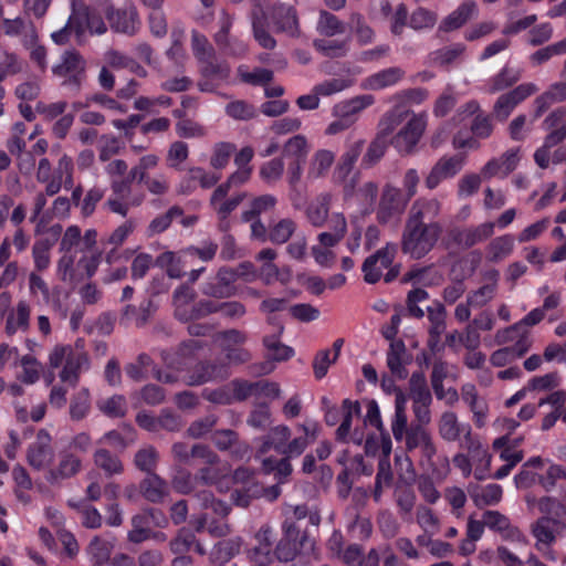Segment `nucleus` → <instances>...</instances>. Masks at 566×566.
<instances>
[{
  "instance_id": "f257e3e1",
  "label": "nucleus",
  "mask_w": 566,
  "mask_h": 566,
  "mask_svg": "<svg viewBox=\"0 0 566 566\" xmlns=\"http://www.w3.org/2000/svg\"><path fill=\"white\" fill-rule=\"evenodd\" d=\"M441 203L437 199H417L410 207L402 229L400 249L412 260H420L431 252L443 233L437 218Z\"/></svg>"
},
{
  "instance_id": "f03ea898",
  "label": "nucleus",
  "mask_w": 566,
  "mask_h": 566,
  "mask_svg": "<svg viewBox=\"0 0 566 566\" xmlns=\"http://www.w3.org/2000/svg\"><path fill=\"white\" fill-rule=\"evenodd\" d=\"M49 364L54 369L63 365L60 379L74 388L78 384L82 369L88 367V356L71 345H56L49 355Z\"/></svg>"
},
{
  "instance_id": "7ed1b4c3",
  "label": "nucleus",
  "mask_w": 566,
  "mask_h": 566,
  "mask_svg": "<svg viewBox=\"0 0 566 566\" xmlns=\"http://www.w3.org/2000/svg\"><path fill=\"white\" fill-rule=\"evenodd\" d=\"M283 536L276 544L273 555L283 563L293 560L303 549L313 548L306 532H301L294 522L284 521Z\"/></svg>"
},
{
  "instance_id": "20e7f679",
  "label": "nucleus",
  "mask_w": 566,
  "mask_h": 566,
  "mask_svg": "<svg viewBox=\"0 0 566 566\" xmlns=\"http://www.w3.org/2000/svg\"><path fill=\"white\" fill-rule=\"evenodd\" d=\"M31 14H19L14 18H7L0 27V34L20 43L22 46H32L39 41V32Z\"/></svg>"
},
{
  "instance_id": "39448f33",
  "label": "nucleus",
  "mask_w": 566,
  "mask_h": 566,
  "mask_svg": "<svg viewBox=\"0 0 566 566\" xmlns=\"http://www.w3.org/2000/svg\"><path fill=\"white\" fill-rule=\"evenodd\" d=\"M537 92V86L533 83H523L513 90L501 94L492 108V116L503 123L513 109L523 101Z\"/></svg>"
},
{
  "instance_id": "423d86ee",
  "label": "nucleus",
  "mask_w": 566,
  "mask_h": 566,
  "mask_svg": "<svg viewBox=\"0 0 566 566\" xmlns=\"http://www.w3.org/2000/svg\"><path fill=\"white\" fill-rule=\"evenodd\" d=\"M229 387L234 390L237 402H242L251 397H266L276 399L281 395L280 385L270 380L249 381L247 379L235 378L229 382Z\"/></svg>"
},
{
  "instance_id": "0eeeda50",
  "label": "nucleus",
  "mask_w": 566,
  "mask_h": 566,
  "mask_svg": "<svg viewBox=\"0 0 566 566\" xmlns=\"http://www.w3.org/2000/svg\"><path fill=\"white\" fill-rule=\"evenodd\" d=\"M409 201L401 189L390 184L385 185L376 212L378 222L386 224L401 214Z\"/></svg>"
},
{
  "instance_id": "6e6552de",
  "label": "nucleus",
  "mask_w": 566,
  "mask_h": 566,
  "mask_svg": "<svg viewBox=\"0 0 566 566\" xmlns=\"http://www.w3.org/2000/svg\"><path fill=\"white\" fill-rule=\"evenodd\" d=\"M85 70V59L78 51L72 49L66 50L62 54L61 62L52 69V72L56 76L67 77L65 84L73 85L78 90L84 78Z\"/></svg>"
},
{
  "instance_id": "1a4fd4ad",
  "label": "nucleus",
  "mask_w": 566,
  "mask_h": 566,
  "mask_svg": "<svg viewBox=\"0 0 566 566\" xmlns=\"http://www.w3.org/2000/svg\"><path fill=\"white\" fill-rule=\"evenodd\" d=\"M241 276H243V272L222 266L211 281L203 284L201 292L205 296L213 298L232 297L237 294L233 283Z\"/></svg>"
},
{
  "instance_id": "9d476101",
  "label": "nucleus",
  "mask_w": 566,
  "mask_h": 566,
  "mask_svg": "<svg viewBox=\"0 0 566 566\" xmlns=\"http://www.w3.org/2000/svg\"><path fill=\"white\" fill-rule=\"evenodd\" d=\"M281 494L279 484L265 488L259 481L234 489L231 492V501L235 506L247 509L256 499L266 497L275 501Z\"/></svg>"
},
{
  "instance_id": "9b49d317",
  "label": "nucleus",
  "mask_w": 566,
  "mask_h": 566,
  "mask_svg": "<svg viewBox=\"0 0 566 566\" xmlns=\"http://www.w3.org/2000/svg\"><path fill=\"white\" fill-rule=\"evenodd\" d=\"M397 252V245L387 243V245L368 256L363 263L364 280L374 284L381 277L382 269L391 265Z\"/></svg>"
},
{
  "instance_id": "f8f14e48",
  "label": "nucleus",
  "mask_w": 566,
  "mask_h": 566,
  "mask_svg": "<svg viewBox=\"0 0 566 566\" xmlns=\"http://www.w3.org/2000/svg\"><path fill=\"white\" fill-rule=\"evenodd\" d=\"M424 128L426 120L421 116H413L392 138L394 146L402 154H411Z\"/></svg>"
},
{
  "instance_id": "ddd939ff",
  "label": "nucleus",
  "mask_w": 566,
  "mask_h": 566,
  "mask_svg": "<svg viewBox=\"0 0 566 566\" xmlns=\"http://www.w3.org/2000/svg\"><path fill=\"white\" fill-rule=\"evenodd\" d=\"M53 454L51 436L45 429L39 430L35 442L28 449V463L35 470H42L51 463Z\"/></svg>"
},
{
  "instance_id": "4468645a",
  "label": "nucleus",
  "mask_w": 566,
  "mask_h": 566,
  "mask_svg": "<svg viewBox=\"0 0 566 566\" xmlns=\"http://www.w3.org/2000/svg\"><path fill=\"white\" fill-rule=\"evenodd\" d=\"M566 528L565 522H557L551 517H538L532 525L531 532L536 538L535 547L551 546Z\"/></svg>"
},
{
  "instance_id": "2eb2a0df",
  "label": "nucleus",
  "mask_w": 566,
  "mask_h": 566,
  "mask_svg": "<svg viewBox=\"0 0 566 566\" xmlns=\"http://www.w3.org/2000/svg\"><path fill=\"white\" fill-rule=\"evenodd\" d=\"M462 163L463 156L461 155L441 157L426 177V187L432 190L437 188L442 180L455 176L460 171Z\"/></svg>"
},
{
  "instance_id": "dca6fc26",
  "label": "nucleus",
  "mask_w": 566,
  "mask_h": 566,
  "mask_svg": "<svg viewBox=\"0 0 566 566\" xmlns=\"http://www.w3.org/2000/svg\"><path fill=\"white\" fill-rule=\"evenodd\" d=\"M270 19L275 32L286 33L291 36L298 35V19L293 6L284 3L274 4L270 10Z\"/></svg>"
},
{
  "instance_id": "f3484780",
  "label": "nucleus",
  "mask_w": 566,
  "mask_h": 566,
  "mask_svg": "<svg viewBox=\"0 0 566 566\" xmlns=\"http://www.w3.org/2000/svg\"><path fill=\"white\" fill-rule=\"evenodd\" d=\"M82 470V460L69 450L59 453V463L49 470L46 481L51 484L75 476Z\"/></svg>"
},
{
  "instance_id": "a211bd4d",
  "label": "nucleus",
  "mask_w": 566,
  "mask_h": 566,
  "mask_svg": "<svg viewBox=\"0 0 566 566\" xmlns=\"http://www.w3.org/2000/svg\"><path fill=\"white\" fill-rule=\"evenodd\" d=\"M106 18L113 30L126 34H134L139 23L137 10L133 6L118 9L109 7Z\"/></svg>"
},
{
  "instance_id": "6ab92c4d",
  "label": "nucleus",
  "mask_w": 566,
  "mask_h": 566,
  "mask_svg": "<svg viewBox=\"0 0 566 566\" xmlns=\"http://www.w3.org/2000/svg\"><path fill=\"white\" fill-rule=\"evenodd\" d=\"M411 355L407 353V347L402 339L391 342L387 352V367L391 375L399 380L408 377L407 365L411 363Z\"/></svg>"
},
{
  "instance_id": "aec40b11",
  "label": "nucleus",
  "mask_w": 566,
  "mask_h": 566,
  "mask_svg": "<svg viewBox=\"0 0 566 566\" xmlns=\"http://www.w3.org/2000/svg\"><path fill=\"white\" fill-rule=\"evenodd\" d=\"M229 376L227 365L217 363H200L187 376L186 384L199 386L217 379H226Z\"/></svg>"
},
{
  "instance_id": "412c9836",
  "label": "nucleus",
  "mask_w": 566,
  "mask_h": 566,
  "mask_svg": "<svg viewBox=\"0 0 566 566\" xmlns=\"http://www.w3.org/2000/svg\"><path fill=\"white\" fill-rule=\"evenodd\" d=\"M403 438L406 439L407 451H412L420 447L422 454L428 460H431L437 453L433 440L429 431L423 426L411 423Z\"/></svg>"
},
{
  "instance_id": "4be33fe9",
  "label": "nucleus",
  "mask_w": 566,
  "mask_h": 566,
  "mask_svg": "<svg viewBox=\"0 0 566 566\" xmlns=\"http://www.w3.org/2000/svg\"><path fill=\"white\" fill-rule=\"evenodd\" d=\"M543 126L551 130L546 136L547 147H555L566 139V105L549 113L544 119Z\"/></svg>"
},
{
  "instance_id": "5701e85b",
  "label": "nucleus",
  "mask_w": 566,
  "mask_h": 566,
  "mask_svg": "<svg viewBox=\"0 0 566 566\" xmlns=\"http://www.w3.org/2000/svg\"><path fill=\"white\" fill-rule=\"evenodd\" d=\"M258 546L249 551L250 558L260 566L268 565L272 559L273 528L265 524L255 534Z\"/></svg>"
},
{
  "instance_id": "b1692460",
  "label": "nucleus",
  "mask_w": 566,
  "mask_h": 566,
  "mask_svg": "<svg viewBox=\"0 0 566 566\" xmlns=\"http://www.w3.org/2000/svg\"><path fill=\"white\" fill-rule=\"evenodd\" d=\"M476 12V3L474 1H465L441 21L439 30L443 32L458 30L470 21Z\"/></svg>"
},
{
  "instance_id": "393cba45",
  "label": "nucleus",
  "mask_w": 566,
  "mask_h": 566,
  "mask_svg": "<svg viewBox=\"0 0 566 566\" xmlns=\"http://www.w3.org/2000/svg\"><path fill=\"white\" fill-rule=\"evenodd\" d=\"M447 376L448 364L443 360L434 361L430 376L432 389L438 399H446L447 403L453 405L459 400V395L455 388H449L447 392L443 394V380Z\"/></svg>"
},
{
  "instance_id": "a878e982",
  "label": "nucleus",
  "mask_w": 566,
  "mask_h": 566,
  "mask_svg": "<svg viewBox=\"0 0 566 566\" xmlns=\"http://www.w3.org/2000/svg\"><path fill=\"white\" fill-rule=\"evenodd\" d=\"M284 331L282 324H277L276 333L263 337V345L268 350L266 358L275 361L287 360L293 356L294 350L292 347L280 342V336Z\"/></svg>"
},
{
  "instance_id": "bb28decb",
  "label": "nucleus",
  "mask_w": 566,
  "mask_h": 566,
  "mask_svg": "<svg viewBox=\"0 0 566 566\" xmlns=\"http://www.w3.org/2000/svg\"><path fill=\"white\" fill-rule=\"evenodd\" d=\"M199 63V73L202 78L224 81L230 75V66L226 61H220L217 54L203 57Z\"/></svg>"
},
{
  "instance_id": "cd10ccee",
  "label": "nucleus",
  "mask_w": 566,
  "mask_h": 566,
  "mask_svg": "<svg viewBox=\"0 0 566 566\" xmlns=\"http://www.w3.org/2000/svg\"><path fill=\"white\" fill-rule=\"evenodd\" d=\"M142 495L151 503H161L167 495V483L158 474L149 473L139 484Z\"/></svg>"
},
{
  "instance_id": "c85d7f7f",
  "label": "nucleus",
  "mask_w": 566,
  "mask_h": 566,
  "mask_svg": "<svg viewBox=\"0 0 566 566\" xmlns=\"http://www.w3.org/2000/svg\"><path fill=\"white\" fill-rule=\"evenodd\" d=\"M199 507L206 512H211L214 517L227 518L231 512V506L214 496L210 490H201L195 493Z\"/></svg>"
},
{
  "instance_id": "c756f323",
  "label": "nucleus",
  "mask_w": 566,
  "mask_h": 566,
  "mask_svg": "<svg viewBox=\"0 0 566 566\" xmlns=\"http://www.w3.org/2000/svg\"><path fill=\"white\" fill-rule=\"evenodd\" d=\"M93 462L107 478L119 475L124 472V464L119 457L105 448H99L94 452Z\"/></svg>"
},
{
  "instance_id": "7c9ffc66",
  "label": "nucleus",
  "mask_w": 566,
  "mask_h": 566,
  "mask_svg": "<svg viewBox=\"0 0 566 566\" xmlns=\"http://www.w3.org/2000/svg\"><path fill=\"white\" fill-rule=\"evenodd\" d=\"M403 76L405 71L401 67H388L367 77L365 86L374 91L382 90L385 87L395 85Z\"/></svg>"
},
{
  "instance_id": "2f4dec72",
  "label": "nucleus",
  "mask_w": 566,
  "mask_h": 566,
  "mask_svg": "<svg viewBox=\"0 0 566 566\" xmlns=\"http://www.w3.org/2000/svg\"><path fill=\"white\" fill-rule=\"evenodd\" d=\"M291 438V430L287 426L280 424L272 428L266 436L262 438V446L260 452L266 453L269 450L274 449L282 454L286 442Z\"/></svg>"
},
{
  "instance_id": "473e14b6",
  "label": "nucleus",
  "mask_w": 566,
  "mask_h": 566,
  "mask_svg": "<svg viewBox=\"0 0 566 566\" xmlns=\"http://www.w3.org/2000/svg\"><path fill=\"white\" fill-rule=\"evenodd\" d=\"M211 441L220 451H248V446L242 443L238 432L231 429L216 430L211 436Z\"/></svg>"
},
{
  "instance_id": "72a5a7b5",
  "label": "nucleus",
  "mask_w": 566,
  "mask_h": 566,
  "mask_svg": "<svg viewBox=\"0 0 566 566\" xmlns=\"http://www.w3.org/2000/svg\"><path fill=\"white\" fill-rule=\"evenodd\" d=\"M72 13L69 17L67 22L74 29V33L78 40L82 39L85 31L87 30L88 10L84 0H72L71 2Z\"/></svg>"
},
{
  "instance_id": "f704fd0d",
  "label": "nucleus",
  "mask_w": 566,
  "mask_h": 566,
  "mask_svg": "<svg viewBox=\"0 0 566 566\" xmlns=\"http://www.w3.org/2000/svg\"><path fill=\"white\" fill-rule=\"evenodd\" d=\"M331 197L323 195L312 201L306 208V217L312 226L323 227L328 220Z\"/></svg>"
},
{
  "instance_id": "c9c22d12",
  "label": "nucleus",
  "mask_w": 566,
  "mask_h": 566,
  "mask_svg": "<svg viewBox=\"0 0 566 566\" xmlns=\"http://www.w3.org/2000/svg\"><path fill=\"white\" fill-rule=\"evenodd\" d=\"M113 548L114 546L111 542L99 536H94L86 548L93 562L92 566H104L107 564L111 560Z\"/></svg>"
},
{
  "instance_id": "e433bc0d",
  "label": "nucleus",
  "mask_w": 566,
  "mask_h": 566,
  "mask_svg": "<svg viewBox=\"0 0 566 566\" xmlns=\"http://www.w3.org/2000/svg\"><path fill=\"white\" fill-rule=\"evenodd\" d=\"M514 248V239L511 234L494 238L486 247L488 260L496 263L509 256Z\"/></svg>"
},
{
  "instance_id": "4c0bfd02",
  "label": "nucleus",
  "mask_w": 566,
  "mask_h": 566,
  "mask_svg": "<svg viewBox=\"0 0 566 566\" xmlns=\"http://www.w3.org/2000/svg\"><path fill=\"white\" fill-rule=\"evenodd\" d=\"M522 77V73L518 70L510 69L504 66L500 73L493 76L490 81L489 92L491 94L502 92L514 84H516Z\"/></svg>"
},
{
  "instance_id": "58836bf2",
  "label": "nucleus",
  "mask_w": 566,
  "mask_h": 566,
  "mask_svg": "<svg viewBox=\"0 0 566 566\" xmlns=\"http://www.w3.org/2000/svg\"><path fill=\"white\" fill-rule=\"evenodd\" d=\"M159 460V453L153 446L140 448L134 457L135 467L146 474L155 473Z\"/></svg>"
},
{
  "instance_id": "ea45409f",
  "label": "nucleus",
  "mask_w": 566,
  "mask_h": 566,
  "mask_svg": "<svg viewBox=\"0 0 566 566\" xmlns=\"http://www.w3.org/2000/svg\"><path fill=\"white\" fill-rule=\"evenodd\" d=\"M275 205L276 198L272 195L255 197L250 203V209L242 212L241 219L243 222H250L255 218H260L261 213L273 209Z\"/></svg>"
},
{
  "instance_id": "a19ab883",
  "label": "nucleus",
  "mask_w": 566,
  "mask_h": 566,
  "mask_svg": "<svg viewBox=\"0 0 566 566\" xmlns=\"http://www.w3.org/2000/svg\"><path fill=\"white\" fill-rule=\"evenodd\" d=\"M537 507L543 514L541 517H553L557 522L566 520V505L556 497H541L537 502Z\"/></svg>"
},
{
  "instance_id": "79ce46f5",
  "label": "nucleus",
  "mask_w": 566,
  "mask_h": 566,
  "mask_svg": "<svg viewBox=\"0 0 566 566\" xmlns=\"http://www.w3.org/2000/svg\"><path fill=\"white\" fill-rule=\"evenodd\" d=\"M314 48L324 56L329 59L343 57L348 51V41L318 39L313 42Z\"/></svg>"
},
{
  "instance_id": "37998d69",
  "label": "nucleus",
  "mask_w": 566,
  "mask_h": 566,
  "mask_svg": "<svg viewBox=\"0 0 566 566\" xmlns=\"http://www.w3.org/2000/svg\"><path fill=\"white\" fill-rule=\"evenodd\" d=\"M410 397L413 402L432 400L423 371H415L409 378Z\"/></svg>"
},
{
  "instance_id": "c03bdc74",
  "label": "nucleus",
  "mask_w": 566,
  "mask_h": 566,
  "mask_svg": "<svg viewBox=\"0 0 566 566\" xmlns=\"http://www.w3.org/2000/svg\"><path fill=\"white\" fill-rule=\"evenodd\" d=\"M317 30L322 35L334 36L345 32V24L333 13L322 10L319 13Z\"/></svg>"
},
{
  "instance_id": "a18cd8bd",
  "label": "nucleus",
  "mask_w": 566,
  "mask_h": 566,
  "mask_svg": "<svg viewBox=\"0 0 566 566\" xmlns=\"http://www.w3.org/2000/svg\"><path fill=\"white\" fill-rule=\"evenodd\" d=\"M30 306L25 301L17 304L15 313L8 317L6 329L9 334L15 333L18 328L27 331L29 328Z\"/></svg>"
},
{
  "instance_id": "49530a36",
  "label": "nucleus",
  "mask_w": 566,
  "mask_h": 566,
  "mask_svg": "<svg viewBox=\"0 0 566 566\" xmlns=\"http://www.w3.org/2000/svg\"><path fill=\"white\" fill-rule=\"evenodd\" d=\"M342 408L344 410V418L340 426L336 430V439L339 441H346L352 428L353 415L360 413V405L358 401L345 399L342 403Z\"/></svg>"
},
{
  "instance_id": "de8ad7c7",
  "label": "nucleus",
  "mask_w": 566,
  "mask_h": 566,
  "mask_svg": "<svg viewBox=\"0 0 566 566\" xmlns=\"http://www.w3.org/2000/svg\"><path fill=\"white\" fill-rule=\"evenodd\" d=\"M334 154L331 150L322 149L315 153L308 169V177H323L334 163Z\"/></svg>"
},
{
  "instance_id": "09e8293b",
  "label": "nucleus",
  "mask_w": 566,
  "mask_h": 566,
  "mask_svg": "<svg viewBox=\"0 0 566 566\" xmlns=\"http://www.w3.org/2000/svg\"><path fill=\"white\" fill-rule=\"evenodd\" d=\"M307 153V140L303 135L291 137L283 147V156L290 160H305Z\"/></svg>"
},
{
  "instance_id": "8fccbe9b",
  "label": "nucleus",
  "mask_w": 566,
  "mask_h": 566,
  "mask_svg": "<svg viewBox=\"0 0 566 566\" xmlns=\"http://www.w3.org/2000/svg\"><path fill=\"white\" fill-rule=\"evenodd\" d=\"M389 142L376 137L370 142L361 159V167L371 168L384 157Z\"/></svg>"
},
{
  "instance_id": "3c124183",
  "label": "nucleus",
  "mask_w": 566,
  "mask_h": 566,
  "mask_svg": "<svg viewBox=\"0 0 566 566\" xmlns=\"http://www.w3.org/2000/svg\"><path fill=\"white\" fill-rule=\"evenodd\" d=\"M494 222H484L478 226L467 227L468 250L490 239L494 233Z\"/></svg>"
},
{
  "instance_id": "603ef678",
  "label": "nucleus",
  "mask_w": 566,
  "mask_h": 566,
  "mask_svg": "<svg viewBox=\"0 0 566 566\" xmlns=\"http://www.w3.org/2000/svg\"><path fill=\"white\" fill-rule=\"evenodd\" d=\"M97 408L109 418H122L126 415V399L122 395H114L97 401Z\"/></svg>"
},
{
  "instance_id": "864d4df0",
  "label": "nucleus",
  "mask_w": 566,
  "mask_h": 566,
  "mask_svg": "<svg viewBox=\"0 0 566 566\" xmlns=\"http://www.w3.org/2000/svg\"><path fill=\"white\" fill-rule=\"evenodd\" d=\"M296 229L292 219H282L269 230V240L275 244H283L290 240Z\"/></svg>"
},
{
  "instance_id": "5fc2aeb1",
  "label": "nucleus",
  "mask_w": 566,
  "mask_h": 566,
  "mask_svg": "<svg viewBox=\"0 0 566 566\" xmlns=\"http://www.w3.org/2000/svg\"><path fill=\"white\" fill-rule=\"evenodd\" d=\"M349 27L353 32L356 34L357 40L360 44H369L373 42L375 32L374 30L366 23L364 17L358 13H352L349 18Z\"/></svg>"
},
{
  "instance_id": "6e6d98bb",
  "label": "nucleus",
  "mask_w": 566,
  "mask_h": 566,
  "mask_svg": "<svg viewBox=\"0 0 566 566\" xmlns=\"http://www.w3.org/2000/svg\"><path fill=\"white\" fill-rule=\"evenodd\" d=\"M196 543V535L188 528H180L169 542V548L175 555L187 554Z\"/></svg>"
},
{
  "instance_id": "4d7b16f0",
  "label": "nucleus",
  "mask_w": 566,
  "mask_h": 566,
  "mask_svg": "<svg viewBox=\"0 0 566 566\" xmlns=\"http://www.w3.org/2000/svg\"><path fill=\"white\" fill-rule=\"evenodd\" d=\"M239 544L232 539L220 541L214 545L211 552V560L220 564H227L239 553Z\"/></svg>"
},
{
  "instance_id": "13d9d810",
  "label": "nucleus",
  "mask_w": 566,
  "mask_h": 566,
  "mask_svg": "<svg viewBox=\"0 0 566 566\" xmlns=\"http://www.w3.org/2000/svg\"><path fill=\"white\" fill-rule=\"evenodd\" d=\"M90 391L87 388H83L71 400V418L76 421L84 419L90 411Z\"/></svg>"
},
{
  "instance_id": "bf43d9fd",
  "label": "nucleus",
  "mask_w": 566,
  "mask_h": 566,
  "mask_svg": "<svg viewBox=\"0 0 566 566\" xmlns=\"http://www.w3.org/2000/svg\"><path fill=\"white\" fill-rule=\"evenodd\" d=\"M439 433L447 441L459 439L461 428L458 418L453 412H444L439 422Z\"/></svg>"
},
{
  "instance_id": "052dcab7",
  "label": "nucleus",
  "mask_w": 566,
  "mask_h": 566,
  "mask_svg": "<svg viewBox=\"0 0 566 566\" xmlns=\"http://www.w3.org/2000/svg\"><path fill=\"white\" fill-rule=\"evenodd\" d=\"M218 423L216 415H208L192 421L187 428V436L192 439H200L209 433Z\"/></svg>"
},
{
  "instance_id": "680f3d73",
  "label": "nucleus",
  "mask_w": 566,
  "mask_h": 566,
  "mask_svg": "<svg viewBox=\"0 0 566 566\" xmlns=\"http://www.w3.org/2000/svg\"><path fill=\"white\" fill-rule=\"evenodd\" d=\"M247 422L249 426L258 430H265L271 424V411L269 405L265 402L255 405L251 410Z\"/></svg>"
},
{
  "instance_id": "e2e57ef3",
  "label": "nucleus",
  "mask_w": 566,
  "mask_h": 566,
  "mask_svg": "<svg viewBox=\"0 0 566 566\" xmlns=\"http://www.w3.org/2000/svg\"><path fill=\"white\" fill-rule=\"evenodd\" d=\"M461 446L465 448L469 451V453H471L474 458H478L480 461L485 460V469H489L491 463V454L488 452L486 449L482 447L480 440L472 436L470 429L464 434V440Z\"/></svg>"
},
{
  "instance_id": "0e129e2a",
  "label": "nucleus",
  "mask_w": 566,
  "mask_h": 566,
  "mask_svg": "<svg viewBox=\"0 0 566 566\" xmlns=\"http://www.w3.org/2000/svg\"><path fill=\"white\" fill-rule=\"evenodd\" d=\"M226 112L230 117L239 120H249L256 116L255 107L241 99L229 103L226 107Z\"/></svg>"
},
{
  "instance_id": "69168bd1",
  "label": "nucleus",
  "mask_w": 566,
  "mask_h": 566,
  "mask_svg": "<svg viewBox=\"0 0 566 566\" xmlns=\"http://www.w3.org/2000/svg\"><path fill=\"white\" fill-rule=\"evenodd\" d=\"M437 20L438 17L434 12L424 8H418L411 13L409 19V25L415 30H421L432 28L436 24Z\"/></svg>"
},
{
  "instance_id": "338daca9",
  "label": "nucleus",
  "mask_w": 566,
  "mask_h": 566,
  "mask_svg": "<svg viewBox=\"0 0 566 566\" xmlns=\"http://www.w3.org/2000/svg\"><path fill=\"white\" fill-rule=\"evenodd\" d=\"M560 377L557 371L532 378L527 384L530 391H547L559 386Z\"/></svg>"
},
{
  "instance_id": "774afa93",
  "label": "nucleus",
  "mask_w": 566,
  "mask_h": 566,
  "mask_svg": "<svg viewBox=\"0 0 566 566\" xmlns=\"http://www.w3.org/2000/svg\"><path fill=\"white\" fill-rule=\"evenodd\" d=\"M195 482V476L187 470H179L171 480L172 488L176 492L180 494H192L193 496L197 492Z\"/></svg>"
}]
</instances>
